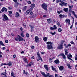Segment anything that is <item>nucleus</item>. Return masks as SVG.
<instances>
[{
	"mask_svg": "<svg viewBox=\"0 0 77 77\" xmlns=\"http://www.w3.org/2000/svg\"><path fill=\"white\" fill-rule=\"evenodd\" d=\"M31 58L32 59H35V57L33 56H32V57H31Z\"/></svg>",
	"mask_w": 77,
	"mask_h": 77,
	"instance_id": "obj_59",
	"label": "nucleus"
},
{
	"mask_svg": "<svg viewBox=\"0 0 77 77\" xmlns=\"http://www.w3.org/2000/svg\"><path fill=\"white\" fill-rule=\"evenodd\" d=\"M30 14V11L28 10L26 12V15H29Z\"/></svg>",
	"mask_w": 77,
	"mask_h": 77,
	"instance_id": "obj_25",
	"label": "nucleus"
},
{
	"mask_svg": "<svg viewBox=\"0 0 77 77\" xmlns=\"http://www.w3.org/2000/svg\"><path fill=\"white\" fill-rule=\"evenodd\" d=\"M67 66H68V68H69L70 69H71V66H70V64H67Z\"/></svg>",
	"mask_w": 77,
	"mask_h": 77,
	"instance_id": "obj_30",
	"label": "nucleus"
},
{
	"mask_svg": "<svg viewBox=\"0 0 77 77\" xmlns=\"http://www.w3.org/2000/svg\"><path fill=\"white\" fill-rule=\"evenodd\" d=\"M27 3L28 4H31V2H30V1H28Z\"/></svg>",
	"mask_w": 77,
	"mask_h": 77,
	"instance_id": "obj_50",
	"label": "nucleus"
},
{
	"mask_svg": "<svg viewBox=\"0 0 77 77\" xmlns=\"http://www.w3.org/2000/svg\"><path fill=\"white\" fill-rule=\"evenodd\" d=\"M1 45H2V46H5V45L3 43V42L2 41H0V46Z\"/></svg>",
	"mask_w": 77,
	"mask_h": 77,
	"instance_id": "obj_24",
	"label": "nucleus"
},
{
	"mask_svg": "<svg viewBox=\"0 0 77 77\" xmlns=\"http://www.w3.org/2000/svg\"><path fill=\"white\" fill-rule=\"evenodd\" d=\"M26 36L27 38H29V34L27 33L26 34Z\"/></svg>",
	"mask_w": 77,
	"mask_h": 77,
	"instance_id": "obj_42",
	"label": "nucleus"
},
{
	"mask_svg": "<svg viewBox=\"0 0 77 77\" xmlns=\"http://www.w3.org/2000/svg\"><path fill=\"white\" fill-rule=\"evenodd\" d=\"M6 70H5V71H6ZM6 71H5V72L3 73H2V75H5V77L6 76H7L6 75Z\"/></svg>",
	"mask_w": 77,
	"mask_h": 77,
	"instance_id": "obj_32",
	"label": "nucleus"
},
{
	"mask_svg": "<svg viewBox=\"0 0 77 77\" xmlns=\"http://www.w3.org/2000/svg\"><path fill=\"white\" fill-rule=\"evenodd\" d=\"M60 0H56V3H60Z\"/></svg>",
	"mask_w": 77,
	"mask_h": 77,
	"instance_id": "obj_40",
	"label": "nucleus"
},
{
	"mask_svg": "<svg viewBox=\"0 0 77 77\" xmlns=\"http://www.w3.org/2000/svg\"><path fill=\"white\" fill-rule=\"evenodd\" d=\"M65 54L66 55H67L68 54V49H66L65 50Z\"/></svg>",
	"mask_w": 77,
	"mask_h": 77,
	"instance_id": "obj_27",
	"label": "nucleus"
},
{
	"mask_svg": "<svg viewBox=\"0 0 77 77\" xmlns=\"http://www.w3.org/2000/svg\"><path fill=\"white\" fill-rule=\"evenodd\" d=\"M23 74H25L26 75H27V74H29V73L27 72H26L25 70H23Z\"/></svg>",
	"mask_w": 77,
	"mask_h": 77,
	"instance_id": "obj_20",
	"label": "nucleus"
},
{
	"mask_svg": "<svg viewBox=\"0 0 77 77\" xmlns=\"http://www.w3.org/2000/svg\"><path fill=\"white\" fill-rule=\"evenodd\" d=\"M40 72L43 75V77H53V75H50V73H47V74H45V73L41 71Z\"/></svg>",
	"mask_w": 77,
	"mask_h": 77,
	"instance_id": "obj_2",
	"label": "nucleus"
},
{
	"mask_svg": "<svg viewBox=\"0 0 77 77\" xmlns=\"http://www.w3.org/2000/svg\"><path fill=\"white\" fill-rule=\"evenodd\" d=\"M9 14H12V11H9Z\"/></svg>",
	"mask_w": 77,
	"mask_h": 77,
	"instance_id": "obj_62",
	"label": "nucleus"
},
{
	"mask_svg": "<svg viewBox=\"0 0 77 77\" xmlns=\"http://www.w3.org/2000/svg\"><path fill=\"white\" fill-rule=\"evenodd\" d=\"M59 5L60 6H66L68 5V4L67 3H65L63 1H62L60 0V2L59 3Z\"/></svg>",
	"mask_w": 77,
	"mask_h": 77,
	"instance_id": "obj_4",
	"label": "nucleus"
},
{
	"mask_svg": "<svg viewBox=\"0 0 77 77\" xmlns=\"http://www.w3.org/2000/svg\"><path fill=\"white\" fill-rule=\"evenodd\" d=\"M72 13L73 14V15H74L75 14V12H74V11H72Z\"/></svg>",
	"mask_w": 77,
	"mask_h": 77,
	"instance_id": "obj_44",
	"label": "nucleus"
},
{
	"mask_svg": "<svg viewBox=\"0 0 77 77\" xmlns=\"http://www.w3.org/2000/svg\"><path fill=\"white\" fill-rule=\"evenodd\" d=\"M20 35L22 37H24V34L23 33V32H22L21 33Z\"/></svg>",
	"mask_w": 77,
	"mask_h": 77,
	"instance_id": "obj_33",
	"label": "nucleus"
},
{
	"mask_svg": "<svg viewBox=\"0 0 77 77\" xmlns=\"http://www.w3.org/2000/svg\"><path fill=\"white\" fill-rule=\"evenodd\" d=\"M51 67L52 70H53V71H54V70H55V69L54 68L53 66H51Z\"/></svg>",
	"mask_w": 77,
	"mask_h": 77,
	"instance_id": "obj_43",
	"label": "nucleus"
},
{
	"mask_svg": "<svg viewBox=\"0 0 77 77\" xmlns=\"http://www.w3.org/2000/svg\"><path fill=\"white\" fill-rule=\"evenodd\" d=\"M47 4L44 3H43L42 5V8L45 11H47Z\"/></svg>",
	"mask_w": 77,
	"mask_h": 77,
	"instance_id": "obj_3",
	"label": "nucleus"
},
{
	"mask_svg": "<svg viewBox=\"0 0 77 77\" xmlns=\"http://www.w3.org/2000/svg\"><path fill=\"white\" fill-rule=\"evenodd\" d=\"M23 9H24V11H25L26 9V6L24 7L23 8Z\"/></svg>",
	"mask_w": 77,
	"mask_h": 77,
	"instance_id": "obj_55",
	"label": "nucleus"
},
{
	"mask_svg": "<svg viewBox=\"0 0 77 77\" xmlns=\"http://www.w3.org/2000/svg\"><path fill=\"white\" fill-rule=\"evenodd\" d=\"M4 11H5V12H6L8 11V10H7V8H6L5 7H3L2 8V9L1 11L2 12H4Z\"/></svg>",
	"mask_w": 77,
	"mask_h": 77,
	"instance_id": "obj_8",
	"label": "nucleus"
},
{
	"mask_svg": "<svg viewBox=\"0 0 77 77\" xmlns=\"http://www.w3.org/2000/svg\"><path fill=\"white\" fill-rule=\"evenodd\" d=\"M60 71H62L64 69V67L63 66H60L59 68Z\"/></svg>",
	"mask_w": 77,
	"mask_h": 77,
	"instance_id": "obj_18",
	"label": "nucleus"
},
{
	"mask_svg": "<svg viewBox=\"0 0 77 77\" xmlns=\"http://www.w3.org/2000/svg\"><path fill=\"white\" fill-rule=\"evenodd\" d=\"M33 14V11H31L30 12V15H32Z\"/></svg>",
	"mask_w": 77,
	"mask_h": 77,
	"instance_id": "obj_61",
	"label": "nucleus"
},
{
	"mask_svg": "<svg viewBox=\"0 0 77 77\" xmlns=\"http://www.w3.org/2000/svg\"><path fill=\"white\" fill-rule=\"evenodd\" d=\"M32 10H33V8H30L29 10H28L29 12H30V11H32Z\"/></svg>",
	"mask_w": 77,
	"mask_h": 77,
	"instance_id": "obj_46",
	"label": "nucleus"
},
{
	"mask_svg": "<svg viewBox=\"0 0 77 77\" xmlns=\"http://www.w3.org/2000/svg\"><path fill=\"white\" fill-rule=\"evenodd\" d=\"M65 21L66 23H68V22L69 25L70 24V20L69 19H66Z\"/></svg>",
	"mask_w": 77,
	"mask_h": 77,
	"instance_id": "obj_14",
	"label": "nucleus"
},
{
	"mask_svg": "<svg viewBox=\"0 0 77 77\" xmlns=\"http://www.w3.org/2000/svg\"><path fill=\"white\" fill-rule=\"evenodd\" d=\"M38 58L39 60H41L42 62V58H41V56H39V57H38Z\"/></svg>",
	"mask_w": 77,
	"mask_h": 77,
	"instance_id": "obj_29",
	"label": "nucleus"
},
{
	"mask_svg": "<svg viewBox=\"0 0 77 77\" xmlns=\"http://www.w3.org/2000/svg\"><path fill=\"white\" fill-rule=\"evenodd\" d=\"M54 30H56L57 29V26L56 25H54Z\"/></svg>",
	"mask_w": 77,
	"mask_h": 77,
	"instance_id": "obj_34",
	"label": "nucleus"
},
{
	"mask_svg": "<svg viewBox=\"0 0 77 77\" xmlns=\"http://www.w3.org/2000/svg\"><path fill=\"white\" fill-rule=\"evenodd\" d=\"M16 3L17 4H17H15V7H17V6H18L20 5V3L18 2H16Z\"/></svg>",
	"mask_w": 77,
	"mask_h": 77,
	"instance_id": "obj_31",
	"label": "nucleus"
},
{
	"mask_svg": "<svg viewBox=\"0 0 77 77\" xmlns=\"http://www.w3.org/2000/svg\"><path fill=\"white\" fill-rule=\"evenodd\" d=\"M20 17V13L18 12H16V17Z\"/></svg>",
	"mask_w": 77,
	"mask_h": 77,
	"instance_id": "obj_22",
	"label": "nucleus"
},
{
	"mask_svg": "<svg viewBox=\"0 0 77 77\" xmlns=\"http://www.w3.org/2000/svg\"><path fill=\"white\" fill-rule=\"evenodd\" d=\"M35 42H39V37L38 36H36L35 37Z\"/></svg>",
	"mask_w": 77,
	"mask_h": 77,
	"instance_id": "obj_9",
	"label": "nucleus"
},
{
	"mask_svg": "<svg viewBox=\"0 0 77 77\" xmlns=\"http://www.w3.org/2000/svg\"><path fill=\"white\" fill-rule=\"evenodd\" d=\"M30 6L31 8H33L35 7V5L34 4H32L31 5H30Z\"/></svg>",
	"mask_w": 77,
	"mask_h": 77,
	"instance_id": "obj_21",
	"label": "nucleus"
},
{
	"mask_svg": "<svg viewBox=\"0 0 77 77\" xmlns=\"http://www.w3.org/2000/svg\"><path fill=\"white\" fill-rule=\"evenodd\" d=\"M44 67L47 71H48V66L47 65H44Z\"/></svg>",
	"mask_w": 77,
	"mask_h": 77,
	"instance_id": "obj_17",
	"label": "nucleus"
},
{
	"mask_svg": "<svg viewBox=\"0 0 77 77\" xmlns=\"http://www.w3.org/2000/svg\"><path fill=\"white\" fill-rule=\"evenodd\" d=\"M57 22H58V23L57 24V25L58 27H59V26H60V23L58 22L57 21Z\"/></svg>",
	"mask_w": 77,
	"mask_h": 77,
	"instance_id": "obj_35",
	"label": "nucleus"
},
{
	"mask_svg": "<svg viewBox=\"0 0 77 77\" xmlns=\"http://www.w3.org/2000/svg\"><path fill=\"white\" fill-rule=\"evenodd\" d=\"M69 9H71V8H72V6L69 5Z\"/></svg>",
	"mask_w": 77,
	"mask_h": 77,
	"instance_id": "obj_52",
	"label": "nucleus"
},
{
	"mask_svg": "<svg viewBox=\"0 0 77 77\" xmlns=\"http://www.w3.org/2000/svg\"><path fill=\"white\" fill-rule=\"evenodd\" d=\"M2 53L0 51V58H2V55H1V54H2Z\"/></svg>",
	"mask_w": 77,
	"mask_h": 77,
	"instance_id": "obj_48",
	"label": "nucleus"
},
{
	"mask_svg": "<svg viewBox=\"0 0 77 77\" xmlns=\"http://www.w3.org/2000/svg\"><path fill=\"white\" fill-rule=\"evenodd\" d=\"M18 36H19V41H25V39H24L23 38L21 37L19 35H18Z\"/></svg>",
	"mask_w": 77,
	"mask_h": 77,
	"instance_id": "obj_7",
	"label": "nucleus"
},
{
	"mask_svg": "<svg viewBox=\"0 0 77 77\" xmlns=\"http://www.w3.org/2000/svg\"><path fill=\"white\" fill-rule=\"evenodd\" d=\"M47 21L48 23V24H50V23H51V19H47Z\"/></svg>",
	"mask_w": 77,
	"mask_h": 77,
	"instance_id": "obj_16",
	"label": "nucleus"
},
{
	"mask_svg": "<svg viewBox=\"0 0 77 77\" xmlns=\"http://www.w3.org/2000/svg\"><path fill=\"white\" fill-rule=\"evenodd\" d=\"M63 15H62V14H60L59 15V17H60V18H63Z\"/></svg>",
	"mask_w": 77,
	"mask_h": 77,
	"instance_id": "obj_38",
	"label": "nucleus"
},
{
	"mask_svg": "<svg viewBox=\"0 0 77 77\" xmlns=\"http://www.w3.org/2000/svg\"><path fill=\"white\" fill-rule=\"evenodd\" d=\"M64 41H62L61 42V44H60V45H63V43L64 42Z\"/></svg>",
	"mask_w": 77,
	"mask_h": 77,
	"instance_id": "obj_41",
	"label": "nucleus"
},
{
	"mask_svg": "<svg viewBox=\"0 0 77 77\" xmlns=\"http://www.w3.org/2000/svg\"><path fill=\"white\" fill-rule=\"evenodd\" d=\"M8 42L9 41H8V40H6L5 41V43H8Z\"/></svg>",
	"mask_w": 77,
	"mask_h": 77,
	"instance_id": "obj_57",
	"label": "nucleus"
},
{
	"mask_svg": "<svg viewBox=\"0 0 77 77\" xmlns=\"http://www.w3.org/2000/svg\"><path fill=\"white\" fill-rule=\"evenodd\" d=\"M6 65H8L9 66H10L12 65V63L11 62H9L8 63L6 64Z\"/></svg>",
	"mask_w": 77,
	"mask_h": 77,
	"instance_id": "obj_28",
	"label": "nucleus"
},
{
	"mask_svg": "<svg viewBox=\"0 0 77 77\" xmlns=\"http://www.w3.org/2000/svg\"><path fill=\"white\" fill-rule=\"evenodd\" d=\"M53 58H50L49 59V63H51L53 62Z\"/></svg>",
	"mask_w": 77,
	"mask_h": 77,
	"instance_id": "obj_23",
	"label": "nucleus"
},
{
	"mask_svg": "<svg viewBox=\"0 0 77 77\" xmlns=\"http://www.w3.org/2000/svg\"><path fill=\"white\" fill-rule=\"evenodd\" d=\"M72 56L71 54H69V56H67V58L69 60H72V59L71 58V57L72 58Z\"/></svg>",
	"mask_w": 77,
	"mask_h": 77,
	"instance_id": "obj_12",
	"label": "nucleus"
},
{
	"mask_svg": "<svg viewBox=\"0 0 77 77\" xmlns=\"http://www.w3.org/2000/svg\"><path fill=\"white\" fill-rule=\"evenodd\" d=\"M17 56L15 54H14L13 56V57H14V58H15V57H16Z\"/></svg>",
	"mask_w": 77,
	"mask_h": 77,
	"instance_id": "obj_54",
	"label": "nucleus"
},
{
	"mask_svg": "<svg viewBox=\"0 0 77 77\" xmlns=\"http://www.w3.org/2000/svg\"><path fill=\"white\" fill-rule=\"evenodd\" d=\"M67 17V15H64L63 16V18H64V17Z\"/></svg>",
	"mask_w": 77,
	"mask_h": 77,
	"instance_id": "obj_56",
	"label": "nucleus"
},
{
	"mask_svg": "<svg viewBox=\"0 0 77 77\" xmlns=\"http://www.w3.org/2000/svg\"><path fill=\"white\" fill-rule=\"evenodd\" d=\"M75 69H77V65H76L75 66Z\"/></svg>",
	"mask_w": 77,
	"mask_h": 77,
	"instance_id": "obj_63",
	"label": "nucleus"
},
{
	"mask_svg": "<svg viewBox=\"0 0 77 77\" xmlns=\"http://www.w3.org/2000/svg\"><path fill=\"white\" fill-rule=\"evenodd\" d=\"M43 39L44 41H45V42L47 41L48 40L47 37H43Z\"/></svg>",
	"mask_w": 77,
	"mask_h": 77,
	"instance_id": "obj_19",
	"label": "nucleus"
},
{
	"mask_svg": "<svg viewBox=\"0 0 77 77\" xmlns=\"http://www.w3.org/2000/svg\"><path fill=\"white\" fill-rule=\"evenodd\" d=\"M11 76H13H13H14V73L13 72L11 73Z\"/></svg>",
	"mask_w": 77,
	"mask_h": 77,
	"instance_id": "obj_60",
	"label": "nucleus"
},
{
	"mask_svg": "<svg viewBox=\"0 0 77 77\" xmlns=\"http://www.w3.org/2000/svg\"><path fill=\"white\" fill-rule=\"evenodd\" d=\"M23 60L25 63H28V60L26 57H24L23 58Z\"/></svg>",
	"mask_w": 77,
	"mask_h": 77,
	"instance_id": "obj_13",
	"label": "nucleus"
},
{
	"mask_svg": "<svg viewBox=\"0 0 77 77\" xmlns=\"http://www.w3.org/2000/svg\"><path fill=\"white\" fill-rule=\"evenodd\" d=\"M13 1H14V3H17V1H18V0H13Z\"/></svg>",
	"mask_w": 77,
	"mask_h": 77,
	"instance_id": "obj_53",
	"label": "nucleus"
},
{
	"mask_svg": "<svg viewBox=\"0 0 77 77\" xmlns=\"http://www.w3.org/2000/svg\"><path fill=\"white\" fill-rule=\"evenodd\" d=\"M46 44L47 45V48L49 50H51V49H53V43L51 42H48L46 43Z\"/></svg>",
	"mask_w": 77,
	"mask_h": 77,
	"instance_id": "obj_1",
	"label": "nucleus"
},
{
	"mask_svg": "<svg viewBox=\"0 0 77 77\" xmlns=\"http://www.w3.org/2000/svg\"><path fill=\"white\" fill-rule=\"evenodd\" d=\"M29 26H30V28H31V32H32L33 31V28H34V26H32L30 24H29Z\"/></svg>",
	"mask_w": 77,
	"mask_h": 77,
	"instance_id": "obj_11",
	"label": "nucleus"
},
{
	"mask_svg": "<svg viewBox=\"0 0 77 77\" xmlns=\"http://www.w3.org/2000/svg\"><path fill=\"white\" fill-rule=\"evenodd\" d=\"M70 43L71 44H74V42L73 41H71Z\"/></svg>",
	"mask_w": 77,
	"mask_h": 77,
	"instance_id": "obj_49",
	"label": "nucleus"
},
{
	"mask_svg": "<svg viewBox=\"0 0 77 77\" xmlns=\"http://www.w3.org/2000/svg\"><path fill=\"white\" fill-rule=\"evenodd\" d=\"M58 32H61L62 31V29L60 28H59L58 29Z\"/></svg>",
	"mask_w": 77,
	"mask_h": 77,
	"instance_id": "obj_37",
	"label": "nucleus"
},
{
	"mask_svg": "<svg viewBox=\"0 0 77 77\" xmlns=\"http://www.w3.org/2000/svg\"><path fill=\"white\" fill-rule=\"evenodd\" d=\"M35 48V47L33 46H32L31 47V48L32 49H34Z\"/></svg>",
	"mask_w": 77,
	"mask_h": 77,
	"instance_id": "obj_51",
	"label": "nucleus"
},
{
	"mask_svg": "<svg viewBox=\"0 0 77 77\" xmlns=\"http://www.w3.org/2000/svg\"><path fill=\"white\" fill-rule=\"evenodd\" d=\"M69 12H71V8L69 9Z\"/></svg>",
	"mask_w": 77,
	"mask_h": 77,
	"instance_id": "obj_58",
	"label": "nucleus"
},
{
	"mask_svg": "<svg viewBox=\"0 0 77 77\" xmlns=\"http://www.w3.org/2000/svg\"><path fill=\"white\" fill-rule=\"evenodd\" d=\"M75 60H77V55H76V56L75 57Z\"/></svg>",
	"mask_w": 77,
	"mask_h": 77,
	"instance_id": "obj_64",
	"label": "nucleus"
},
{
	"mask_svg": "<svg viewBox=\"0 0 77 77\" xmlns=\"http://www.w3.org/2000/svg\"><path fill=\"white\" fill-rule=\"evenodd\" d=\"M59 56H61L63 57V59H66V56L65 55V54L62 53H61L59 55Z\"/></svg>",
	"mask_w": 77,
	"mask_h": 77,
	"instance_id": "obj_6",
	"label": "nucleus"
},
{
	"mask_svg": "<svg viewBox=\"0 0 77 77\" xmlns=\"http://www.w3.org/2000/svg\"><path fill=\"white\" fill-rule=\"evenodd\" d=\"M37 54L38 57L40 56V54H39V52H38L37 53Z\"/></svg>",
	"mask_w": 77,
	"mask_h": 77,
	"instance_id": "obj_47",
	"label": "nucleus"
},
{
	"mask_svg": "<svg viewBox=\"0 0 77 77\" xmlns=\"http://www.w3.org/2000/svg\"><path fill=\"white\" fill-rule=\"evenodd\" d=\"M54 63H56L57 64L59 63H60L59 60L58 59L56 60H55L54 61Z\"/></svg>",
	"mask_w": 77,
	"mask_h": 77,
	"instance_id": "obj_15",
	"label": "nucleus"
},
{
	"mask_svg": "<svg viewBox=\"0 0 77 77\" xmlns=\"http://www.w3.org/2000/svg\"><path fill=\"white\" fill-rule=\"evenodd\" d=\"M68 8H64L63 9V11H65V12H68Z\"/></svg>",
	"mask_w": 77,
	"mask_h": 77,
	"instance_id": "obj_26",
	"label": "nucleus"
},
{
	"mask_svg": "<svg viewBox=\"0 0 77 77\" xmlns=\"http://www.w3.org/2000/svg\"><path fill=\"white\" fill-rule=\"evenodd\" d=\"M15 41H18V40H19V38H15Z\"/></svg>",
	"mask_w": 77,
	"mask_h": 77,
	"instance_id": "obj_45",
	"label": "nucleus"
},
{
	"mask_svg": "<svg viewBox=\"0 0 77 77\" xmlns=\"http://www.w3.org/2000/svg\"><path fill=\"white\" fill-rule=\"evenodd\" d=\"M2 17H4V19H5V20H6L7 21L9 20V19L6 14H4L3 15H2Z\"/></svg>",
	"mask_w": 77,
	"mask_h": 77,
	"instance_id": "obj_5",
	"label": "nucleus"
},
{
	"mask_svg": "<svg viewBox=\"0 0 77 77\" xmlns=\"http://www.w3.org/2000/svg\"><path fill=\"white\" fill-rule=\"evenodd\" d=\"M63 45H60L58 46L57 48H58V49H59L60 50H61V49H62V48H63Z\"/></svg>",
	"mask_w": 77,
	"mask_h": 77,
	"instance_id": "obj_10",
	"label": "nucleus"
},
{
	"mask_svg": "<svg viewBox=\"0 0 77 77\" xmlns=\"http://www.w3.org/2000/svg\"><path fill=\"white\" fill-rule=\"evenodd\" d=\"M51 34L52 35H56V32H55L54 33L51 32Z\"/></svg>",
	"mask_w": 77,
	"mask_h": 77,
	"instance_id": "obj_36",
	"label": "nucleus"
},
{
	"mask_svg": "<svg viewBox=\"0 0 77 77\" xmlns=\"http://www.w3.org/2000/svg\"><path fill=\"white\" fill-rule=\"evenodd\" d=\"M8 9L9 10H11L12 9V8L11 7H8Z\"/></svg>",
	"mask_w": 77,
	"mask_h": 77,
	"instance_id": "obj_39",
	"label": "nucleus"
}]
</instances>
